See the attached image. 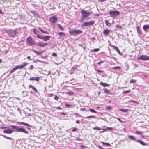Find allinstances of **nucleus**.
Here are the masks:
<instances>
[{"instance_id": "nucleus-1", "label": "nucleus", "mask_w": 149, "mask_h": 149, "mask_svg": "<svg viewBox=\"0 0 149 149\" xmlns=\"http://www.w3.org/2000/svg\"><path fill=\"white\" fill-rule=\"evenodd\" d=\"M10 127L16 129V131L19 132H23L26 134H28L29 132L26 131L25 129L22 127H19L18 126L11 125Z\"/></svg>"}, {"instance_id": "nucleus-2", "label": "nucleus", "mask_w": 149, "mask_h": 149, "mask_svg": "<svg viewBox=\"0 0 149 149\" xmlns=\"http://www.w3.org/2000/svg\"><path fill=\"white\" fill-rule=\"evenodd\" d=\"M69 33H70L71 35L74 36L79 35L80 33H82V31L81 30L77 29L70 30L69 31Z\"/></svg>"}, {"instance_id": "nucleus-3", "label": "nucleus", "mask_w": 149, "mask_h": 149, "mask_svg": "<svg viewBox=\"0 0 149 149\" xmlns=\"http://www.w3.org/2000/svg\"><path fill=\"white\" fill-rule=\"evenodd\" d=\"M26 43L29 45L31 46L36 44L34 40L30 36H29L26 39Z\"/></svg>"}, {"instance_id": "nucleus-4", "label": "nucleus", "mask_w": 149, "mask_h": 149, "mask_svg": "<svg viewBox=\"0 0 149 149\" xmlns=\"http://www.w3.org/2000/svg\"><path fill=\"white\" fill-rule=\"evenodd\" d=\"M6 32L10 36L12 37H15L17 33L16 31L11 30H8Z\"/></svg>"}, {"instance_id": "nucleus-5", "label": "nucleus", "mask_w": 149, "mask_h": 149, "mask_svg": "<svg viewBox=\"0 0 149 149\" xmlns=\"http://www.w3.org/2000/svg\"><path fill=\"white\" fill-rule=\"evenodd\" d=\"M81 12L83 17H85L86 18L90 16L91 14L90 12L86 10H82Z\"/></svg>"}, {"instance_id": "nucleus-6", "label": "nucleus", "mask_w": 149, "mask_h": 149, "mask_svg": "<svg viewBox=\"0 0 149 149\" xmlns=\"http://www.w3.org/2000/svg\"><path fill=\"white\" fill-rule=\"evenodd\" d=\"M94 21H91L89 22H85L84 23L82 24L81 25L82 27H85L86 26H89L90 25L93 26L94 24Z\"/></svg>"}, {"instance_id": "nucleus-7", "label": "nucleus", "mask_w": 149, "mask_h": 149, "mask_svg": "<svg viewBox=\"0 0 149 149\" xmlns=\"http://www.w3.org/2000/svg\"><path fill=\"white\" fill-rule=\"evenodd\" d=\"M120 13L119 11H110L109 12V14L111 17H113L117 15H118Z\"/></svg>"}, {"instance_id": "nucleus-8", "label": "nucleus", "mask_w": 149, "mask_h": 149, "mask_svg": "<svg viewBox=\"0 0 149 149\" xmlns=\"http://www.w3.org/2000/svg\"><path fill=\"white\" fill-rule=\"evenodd\" d=\"M138 59L142 60H149V56H147L145 55H142L138 58Z\"/></svg>"}, {"instance_id": "nucleus-9", "label": "nucleus", "mask_w": 149, "mask_h": 149, "mask_svg": "<svg viewBox=\"0 0 149 149\" xmlns=\"http://www.w3.org/2000/svg\"><path fill=\"white\" fill-rule=\"evenodd\" d=\"M23 68L22 65H18L14 67L10 72V74L13 73L17 69H22Z\"/></svg>"}, {"instance_id": "nucleus-10", "label": "nucleus", "mask_w": 149, "mask_h": 149, "mask_svg": "<svg viewBox=\"0 0 149 149\" xmlns=\"http://www.w3.org/2000/svg\"><path fill=\"white\" fill-rule=\"evenodd\" d=\"M50 21L53 23H54L57 21V19L55 16H53L52 17L49 18Z\"/></svg>"}, {"instance_id": "nucleus-11", "label": "nucleus", "mask_w": 149, "mask_h": 149, "mask_svg": "<svg viewBox=\"0 0 149 149\" xmlns=\"http://www.w3.org/2000/svg\"><path fill=\"white\" fill-rule=\"evenodd\" d=\"M51 37V36H42L41 39H42L44 41H47L49 40Z\"/></svg>"}, {"instance_id": "nucleus-12", "label": "nucleus", "mask_w": 149, "mask_h": 149, "mask_svg": "<svg viewBox=\"0 0 149 149\" xmlns=\"http://www.w3.org/2000/svg\"><path fill=\"white\" fill-rule=\"evenodd\" d=\"M13 131H14V130L13 129H11L10 128H8V130H4L3 131V132L4 133L10 134H11Z\"/></svg>"}, {"instance_id": "nucleus-13", "label": "nucleus", "mask_w": 149, "mask_h": 149, "mask_svg": "<svg viewBox=\"0 0 149 149\" xmlns=\"http://www.w3.org/2000/svg\"><path fill=\"white\" fill-rule=\"evenodd\" d=\"M47 45L48 44L47 43H44L42 42H38L37 43V45L40 47H43Z\"/></svg>"}, {"instance_id": "nucleus-14", "label": "nucleus", "mask_w": 149, "mask_h": 149, "mask_svg": "<svg viewBox=\"0 0 149 149\" xmlns=\"http://www.w3.org/2000/svg\"><path fill=\"white\" fill-rule=\"evenodd\" d=\"M32 51L33 52H34L37 55H40V54H42L44 51H42V52H40V51H36L33 49H32Z\"/></svg>"}, {"instance_id": "nucleus-15", "label": "nucleus", "mask_w": 149, "mask_h": 149, "mask_svg": "<svg viewBox=\"0 0 149 149\" xmlns=\"http://www.w3.org/2000/svg\"><path fill=\"white\" fill-rule=\"evenodd\" d=\"M40 79V77H31L29 79L31 81L32 80H35L37 81H38Z\"/></svg>"}, {"instance_id": "nucleus-16", "label": "nucleus", "mask_w": 149, "mask_h": 149, "mask_svg": "<svg viewBox=\"0 0 149 149\" xmlns=\"http://www.w3.org/2000/svg\"><path fill=\"white\" fill-rule=\"evenodd\" d=\"M18 123L20 124H22L28 127H31V125L27 123H25L24 122H18Z\"/></svg>"}, {"instance_id": "nucleus-17", "label": "nucleus", "mask_w": 149, "mask_h": 149, "mask_svg": "<svg viewBox=\"0 0 149 149\" xmlns=\"http://www.w3.org/2000/svg\"><path fill=\"white\" fill-rule=\"evenodd\" d=\"M110 30H108L107 29L104 30L103 31V33L104 35H108L109 33Z\"/></svg>"}, {"instance_id": "nucleus-18", "label": "nucleus", "mask_w": 149, "mask_h": 149, "mask_svg": "<svg viewBox=\"0 0 149 149\" xmlns=\"http://www.w3.org/2000/svg\"><path fill=\"white\" fill-rule=\"evenodd\" d=\"M29 88H31L36 93H38V91L33 86H32L31 85H29Z\"/></svg>"}, {"instance_id": "nucleus-19", "label": "nucleus", "mask_w": 149, "mask_h": 149, "mask_svg": "<svg viewBox=\"0 0 149 149\" xmlns=\"http://www.w3.org/2000/svg\"><path fill=\"white\" fill-rule=\"evenodd\" d=\"M100 84L104 87L108 86L110 85V84H107L105 83H103L101 82L100 83Z\"/></svg>"}, {"instance_id": "nucleus-20", "label": "nucleus", "mask_w": 149, "mask_h": 149, "mask_svg": "<svg viewBox=\"0 0 149 149\" xmlns=\"http://www.w3.org/2000/svg\"><path fill=\"white\" fill-rule=\"evenodd\" d=\"M136 141L139 143H140L143 146H145L146 145V143H143V141H142L140 140H136Z\"/></svg>"}, {"instance_id": "nucleus-21", "label": "nucleus", "mask_w": 149, "mask_h": 149, "mask_svg": "<svg viewBox=\"0 0 149 149\" xmlns=\"http://www.w3.org/2000/svg\"><path fill=\"white\" fill-rule=\"evenodd\" d=\"M143 29L144 30L149 29V25H145L143 26Z\"/></svg>"}, {"instance_id": "nucleus-22", "label": "nucleus", "mask_w": 149, "mask_h": 149, "mask_svg": "<svg viewBox=\"0 0 149 149\" xmlns=\"http://www.w3.org/2000/svg\"><path fill=\"white\" fill-rule=\"evenodd\" d=\"M128 137L131 140H135L136 141V140L135 138L132 136L131 135H128Z\"/></svg>"}, {"instance_id": "nucleus-23", "label": "nucleus", "mask_w": 149, "mask_h": 149, "mask_svg": "<svg viewBox=\"0 0 149 149\" xmlns=\"http://www.w3.org/2000/svg\"><path fill=\"white\" fill-rule=\"evenodd\" d=\"M119 110L123 112H125V113L127 112L128 111V109H119Z\"/></svg>"}, {"instance_id": "nucleus-24", "label": "nucleus", "mask_w": 149, "mask_h": 149, "mask_svg": "<svg viewBox=\"0 0 149 149\" xmlns=\"http://www.w3.org/2000/svg\"><path fill=\"white\" fill-rule=\"evenodd\" d=\"M105 23L106 25L108 26H110L111 25V24L109 22L108 20H106L105 21Z\"/></svg>"}, {"instance_id": "nucleus-25", "label": "nucleus", "mask_w": 149, "mask_h": 149, "mask_svg": "<svg viewBox=\"0 0 149 149\" xmlns=\"http://www.w3.org/2000/svg\"><path fill=\"white\" fill-rule=\"evenodd\" d=\"M39 29L43 33H44L45 34H48L49 33L48 32H47L45 31L44 30L41 29L40 28H39Z\"/></svg>"}, {"instance_id": "nucleus-26", "label": "nucleus", "mask_w": 149, "mask_h": 149, "mask_svg": "<svg viewBox=\"0 0 149 149\" xmlns=\"http://www.w3.org/2000/svg\"><path fill=\"white\" fill-rule=\"evenodd\" d=\"M130 91H131V90H127V91H123V92L122 93L123 94L127 93H130Z\"/></svg>"}, {"instance_id": "nucleus-27", "label": "nucleus", "mask_w": 149, "mask_h": 149, "mask_svg": "<svg viewBox=\"0 0 149 149\" xmlns=\"http://www.w3.org/2000/svg\"><path fill=\"white\" fill-rule=\"evenodd\" d=\"M2 136H3L5 138H6L8 139H9L11 140H13V139H12L11 138L6 136L5 135H2Z\"/></svg>"}, {"instance_id": "nucleus-28", "label": "nucleus", "mask_w": 149, "mask_h": 149, "mask_svg": "<svg viewBox=\"0 0 149 149\" xmlns=\"http://www.w3.org/2000/svg\"><path fill=\"white\" fill-rule=\"evenodd\" d=\"M104 92L109 94L110 93V91H109L107 89H105L104 90Z\"/></svg>"}, {"instance_id": "nucleus-29", "label": "nucleus", "mask_w": 149, "mask_h": 149, "mask_svg": "<svg viewBox=\"0 0 149 149\" xmlns=\"http://www.w3.org/2000/svg\"><path fill=\"white\" fill-rule=\"evenodd\" d=\"M66 94H67L70 95H73L74 94V93L72 92L71 91H68L66 92Z\"/></svg>"}, {"instance_id": "nucleus-30", "label": "nucleus", "mask_w": 149, "mask_h": 149, "mask_svg": "<svg viewBox=\"0 0 149 149\" xmlns=\"http://www.w3.org/2000/svg\"><path fill=\"white\" fill-rule=\"evenodd\" d=\"M95 116H87V117H85V118H95Z\"/></svg>"}, {"instance_id": "nucleus-31", "label": "nucleus", "mask_w": 149, "mask_h": 149, "mask_svg": "<svg viewBox=\"0 0 149 149\" xmlns=\"http://www.w3.org/2000/svg\"><path fill=\"white\" fill-rule=\"evenodd\" d=\"M89 110L90 111H91V112H92V113H97V111H95V110H94V109H93L92 108H90L89 109Z\"/></svg>"}, {"instance_id": "nucleus-32", "label": "nucleus", "mask_w": 149, "mask_h": 149, "mask_svg": "<svg viewBox=\"0 0 149 149\" xmlns=\"http://www.w3.org/2000/svg\"><path fill=\"white\" fill-rule=\"evenodd\" d=\"M136 82V80H134L133 79H131L130 80V83H135Z\"/></svg>"}, {"instance_id": "nucleus-33", "label": "nucleus", "mask_w": 149, "mask_h": 149, "mask_svg": "<svg viewBox=\"0 0 149 149\" xmlns=\"http://www.w3.org/2000/svg\"><path fill=\"white\" fill-rule=\"evenodd\" d=\"M86 19V18L85 17H83V16L82 15V17L80 19V22H83Z\"/></svg>"}, {"instance_id": "nucleus-34", "label": "nucleus", "mask_w": 149, "mask_h": 149, "mask_svg": "<svg viewBox=\"0 0 149 149\" xmlns=\"http://www.w3.org/2000/svg\"><path fill=\"white\" fill-rule=\"evenodd\" d=\"M112 109V107H111L107 106L106 107L107 109H108L109 110H111Z\"/></svg>"}, {"instance_id": "nucleus-35", "label": "nucleus", "mask_w": 149, "mask_h": 149, "mask_svg": "<svg viewBox=\"0 0 149 149\" xmlns=\"http://www.w3.org/2000/svg\"><path fill=\"white\" fill-rule=\"evenodd\" d=\"M111 46L112 47H113V49H115V50H116V51H117V50L118 49V48L116 46H113V45Z\"/></svg>"}, {"instance_id": "nucleus-36", "label": "nucleus", "mask_w": 149, "mask_h": 149, "mask_svg": "<svg viewBox=\"0 0 149 149\" xmlns=\"http://www.w3.org/2000/svg\"><path fill=\"white\" fill-rule=\"evenodd\" d=\"M93 130H100L101 129V128L98 127H94L93 128Z\"/></svg>"}, {"instance_id": "nucleus-37", "label": "nucleus", "mask_w": 149, "mask_h": 149, "mask_svg": "<svg viewBox=\"0 0 149 149\" xmlns=\"http://www.w3.org/2000/svg\"><path fill=\"white\" fill-rule=\"evenodd\" d=\"M112 68L113 69H120V66H117V67H113Z\"/></svg>"}, {"instance_id": "nucleus-38", "label": "nucleus", "mask_w": 149, "mask_h": 149, "mask_svg": "<svg viewBox=\"0 0 149 149\" xmlns=\"http://www.w3.org/2000/svg\"><path fill=\"white\" fill-rule=\"evenodd\" d=\"M31 13L34 14V16H38V14L36 13L35 11H31Z\"/></svg>"}, {"instance_id": "nucleus-39", "label": "nucleus", "mask_w": 149, "mask_h": 149, "mask_svg": "<svg viewBox=\"0 0 149 149\" xmlns=\"http://www.w3.org/2000/svg\"><path fill=\"white\" fill-rule=\"evenodd\" d=\"M99 49H98V48H96V49H95L93 50H92L91 51V52H98L99 51Z\"/></svg>"}, {"instance_id": "nucleus-40", "label": "nucleus", "mask_w": 149, "mask_h": 149, "mask_svg": "<svg viewBox=\"0 0 149 149\" xmlns=\"http://www.w3.org/2000/svg\"><path fill=\"white\" fill-rule=\"evenodd\" d=\"M37 37L40 39H41L42 37V36L38 34H37Z\"/></svg>"}, {"instance_id": "nucleus-41", "label": "nucleus", "mask_w": 149, "mask_h": 149, "mask_svg": "<svg viewBox=\"0 0 149 149\" xmlns=\"http://www.w3.org/2000/svg\"><path fill=\"white\" fill-rule=\"evenodd\" d=\"M116 28H117V29H120L121 28V27L118 25H117L116 26Z\"/></svg>"}, {"instance_id": "nucleus-42", "label": "nucleus", "mask_w": 149, "mask_h": 149, "mask_svg": "<svg viewBox=\"0 0 149 149\" xmlns=\"http://www.w3.org/2000/svg\"><path fill=\"white\" fill-rule=\"evenodd\" d=\"M80 148L81 149H84L85 148H87V147L86 146L81 145L80 146Z\"/></svg>"}, {"instance_id": "nucleus-43", "label": "nucleus", "mask_w": 149, "mask_h": 149, "mask_svg": "<svg viewBox=\"0 0 149 149\" xmlns=\"http://www.w3.org/2000/svg\"><path fill=\"white\" fill-rule=\"evenodd\" d=\"M58 26H59V28L61 30H64L63 28L61 25L59 24Z\"/></svg>"}, {"instance_id": "nucleus-44", "label": "nucleus", "mask_w": 149, "mask_h": 149, "mask_svg": "<svg viewBox=\"0 0 149 149\" xmlns=\"http://www.w3.org/2000/svg\"><path fill=\"white\" fill-rule=\"evenodd\" d=\"M33 33H34L35 34H37V32H38V31H37V30H36V29H33Z\"/></svg>"}, {"instance_id": "nucleus-45", "label": "nucleus", "mask_w": 149, "mask_h": 149, "mask_svg": "<svg viewBox=\"0 0 149 149\" xmlns=\"http://www.w3.org/2000/svg\"><path fill=\"white\" fill-rule=\"evenodd\" d=\"M142 132L141 131H137L136 132V134H141Z\"/></svg>"}, {"instance_id": "nucleus-46", "label": "nucleus", "mask_w": 149, "mask_h": 149, "mask_svg": "<svg viewBox=\"0 0 149 149\" xmlns=\"http://www.w3.org/2000/svg\"><path fill=\"white\" fill-rule=\"evenodd\" d=\"M77 130V129L76 128H74L71 131L72 132L76 131Z\"/></svg>"}, {"instance_id": "nucleus-47", "label": "nucleus", "mask_w": 149, "mask_h": 149, "mask_svg": "<svg viewBox=\"0 0 149 149\" xmlns=\"http://www.w3.org/2000/svg\"><path fill=\"white\" fill-rule=\"evenodd\" d=\"M33 61L34 62H36L38 61V62H42V63H44V61H40V60H36V61Z\"/></svg>"}, {"instance_id": "nucleus-48", "label": "nucleus", "mask_w": 149, "mask_h": 149, "mask_svg": "<svg viewBox=\"0 0 149 149\" xmlns=\"http://www.w3.org/2000/svg\"><path fill=\"white\" fill-rule=\"evenodd\" d=\"M137 30L138 32H139L140 33H141V32L140 31L139 29V26H138L137 27Z\"/></svg>"}, {"instance_id": "nucleus-49", "label": "nucleus", "mask_w": 149, "mask_h": 149, "mask_svg": "<svg viewBox=\"0 0 149 149\" xmlns=\"http://www.w3.org/2000/svg\"><path fill=\"white\" fill-rule=\"evenodd\" d=\"M28 64V63H24V64L23 65H22V67L23 68L24 67L26 66Z\"/></svg>"}, {"instance_id": "nucleus-50", "label": "nucleus", "mask_w": 149, "mask_h": 149, "mask_svg": "<svg viewBox=\"0 0 149 149\" xmlns=\"http://www.w3.org/2000/svg\"><path fill=\"white\" fill-rule=\"evenodd\" d=\"M104 61H100V62H98L97 64L98 65H100L101 64V63H103L104 62Z\"/></svg>"}, {"instance_id": "nucleus-51", "label": "nucleus", "mask_w": 149, "mask_h": 149, "mask_svg": "<svg viewBox=\"0 0 149 149\" xmlns=\"http://www.w3.org/2000/svg\"><path fill=\"white\" fill-rule=\"evenodd\" d=\"M53 108H56V109H62V108H61L59 107H54Z\"/></svg>"}, {"instance_id": "nucleus-52", "label": "nucleus", "mask_w": 149, "mask_h": 149, "mask_svg": "<svg viewBox=\"0 0 149 149\" xmlns=\"http://www.w3.org/2000/svg\"><path fill=\"white\" fill-rule=\"evenodd\" d=\"M116 118V119H117V120H118L120 122H123V121H122V120H121L119 118Z\"/></svg>"}, {"instance_id": "nucleus-53", "label": "nucleus", "mask_w": 149, "mask_h": 149, "mask_svg": "<svg viewBox=\"0 0 149 149\" xmlns=\"http://www.w3.org/2000/svg\"><path fill=\"white\" fill-rule=\"evenodd\" d=\"M52 56H57V54L55 53H54L52 54Z\"/></svg>"}, {"instance_id": "nucleus-54", "label": "nucleus", "mask_w": 149, "mask_h": 149, "mask_svg": "<svg viewBox=\"0 0 149 149\" xmlns=\"http://www.w3.org/2000/svg\"><path fill=\"white\" fill-rule=\"evenodd\" d=\"M0 128L1 129H5V128H9L8 127H1Z\"/></svg>"}, {"instance_id": "nucleus-55", "label": "nucleus", "mask_w": 149, "mask_h": 149, "mask_svg": "<svg viewBox=\"0 0 149 149\" xmlns=\"http://www.w3.org/2000/svg\"><path fill=\"white\" fill-rule=\"evenodd\" d=\"M34 68V67L33 65H31L29 69L31 70H32Z\"/></svg>"}, {"instance_id": "nucleus-56", "label": "nucleus", "mask_w": 149, "mask_h": 149, "mask_svg": "<svg viewBox=\"0 0 149 149\" xmlns=\"http://www.w3.org/2000/svg\"><path fill=\"white\" fill-rule=\"evenodd\" d=\"M107 129H108L109 130H113V128L111 127H108L107 128Z\"/></svg>"}, {"instance_id": "nucleus-57", "label": "nucleus", "mask_w": 149, "mask_h": 149, "mask_svg": "<svg viewBox=\"0 0 149 149\" xmlns=\"http://www.w3.org/2000/svg\"><path fill=\"white\" fill-rule=\"evenodd\" d=\"M59 34L60 36H61L62 35H63L64 34V33L63 32H59Z\"/></svg>"}, {"instance_id": "nucleus-58", "label": "nucleus", "mask_w": 149, "mask_h": 149, "mask_svg": "<svg viewBox=\"0 0 149 149\" xmlns=\"http://www.w3.org/2000/svg\"><path fill=\"white\" fill-rule=\"evenodd\" d=\"M105 145L108 146H110V144L109 143H106Z\"/></svg>"}, {"instance_id": "nucleus-59", "label": "nucleus", "mask_w": 149, "mask_h": 149, "mask_svg": "<svg viewBox=\"0 0 149 149\" xmlns=\"http://www.w3.org/2000/svg\"><path fill=\"white\" fill-rule=\"evenodd\" d=\"M119 54H120V52L119 50L118 49L116 51Z\"/></svg>"}, {"instance_id": "nucleus-60", "label": "nucleus", "mask_w": 149, "mask_h": 149, "mask_svg": "<svg viewBox=\"0 0 149 149\" xmlns=\"http://www.w3.org/2000/svg\"><path fill=\"white\" fill-rule=\"evenodd\" d=\"M54 99H55V100H57V99H58V97L56 96L54 98Z\"/></svg>"}, {"instance_id": "nucleus-61", "label": "nucleus", "mask_w": 149, "mask_h": 149, "mask_svg": "<svg viewBox=\"0 0 149 149\" xmlns=\"http://www.w3.org/2000/svg\"><path fill=\"white\" fill-rule=\"evenodd\" d=\"M27 58L30 60H31V59L30 58V56H28L27 57Z\"/></svg>"}, {"instance_id": "nucleus-62", "label": "nucleus", "mask_w": 149, "mask_h": 149, "mask_svg": "<svg viewBox=\"0 0 149 149\" xmlns=\"http://www.w3.org/2000/svg\"><path fill=\"white\" fill-rule=\"evenodd\" d=\"M65 105L67 107H69L70 106H71V105H70V104H65Z\"/></svg>"}, {"instance_id": "nucleus-63", "label": "nucleus", "mask_w": 149, "mask_h": 149, "mask_svg": "<svg viewBox=\"0 0 149 149\" xmlns=\"http://www.w3.org/2000/svg\"><path fill=\"white\" fill-rule=\"evenodd\" d=\"M98 148H99L100 149H104V148H103L102 147H101L100 146H98Z\"/></svg>"}, {"instance_id": "nucleus-64", "label": "nucleus", "mask_w": 149, "mask_h": 149, "mask_svg": "<svg viewBox=\"0 0 149 149\" xmlns=\"http://www.w3.org/2000/svg\"><path fill=\"white\" fill-rule=\"evenodd\" d=\"M76 69L77 68H72V69L74 71V70H76Z\"/></svg>"}]
</instances>
